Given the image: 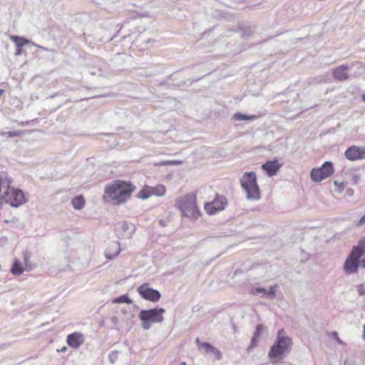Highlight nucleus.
<instances>
[{"mask_svg":"<svg viewBox=\"0 0 365 365\" xmlns=\"http://www.w3.org/2000/svg\"><path fill=\"white\" fill-rule=\"evenodd\" d=\"M72 205L75 210H80L85 206V199L83 195H76L71 200Z\"/></svg>","mask_w":365,"mask_h":365,"instance_id":"obj_22","label":"nucleus"},{"mask_svg":"<svg viewBox=\"0 0 365 365\" xmlns=\"http://www.w3.org/2000/svg\"><path fill=\"white\" fill-rule=\"evenodd\" d=\"M238 29L242 32L241 36L242 37H248L253 34L255 26L245 23H240L238 25Z\"/></svg>","mask_w":365,"mask_h":365,"instance_id":"obj_19","label":"nucleus"},{"mask_svg":"<svg viewBox=\"0 0 365 365\" xmlns=\"http://www.w3.org/2000/svg\"><path fill=\"white\" fill-rule=\"evenodd\" d=\"M181 164V161L170 160V161H162L159 163L160 165H179Z\"/></svg>","mask_w":365,"mask_h":365,"instance_id":"obj_32","label":"nucleus"},{"mask_svg":"<svg viewBox=\"0 0 365 365\" xmlns=\"http://www.w3.org/2000/svg\"><path fill=\"white\" fill-rule=\"evenodd\" d=\"M25 193L19 188H15L10 186V189L4 192V196L1 197V202L9 204L13 207H19L27 202Z\"/></svg>","mask_w":365,"mask_h":365,"instance_id":"obj_6","label":"nucleus"},{"mask_svg":"<svg viewBox=\"0 0 365 365\" xmlns=\"http://www.w3.org/2000/svg\"><path fill=\"white\" fill-rule=\"evenodd\" d=\"M361 254L357 253L356 249H351L344 263V270L346 274H355L360 267Z\"/></svg>","mask_w":365,"mask_h":365,"instance_id":"obj_8","label":"nucleus"},{"mask_svg":"<svg viewBox=\"0 0 365 365\" xmlns=\"http://www.w3.org/2000/svg\"><path fill=\"white\" fill-rule=\"evenodd\" d=\"M30 255L29 254L26 252L24 253V264H25V269L26 271L29 272V271H31L32 270L34 266L31 264V263L30 262Z\"/></svg>","mask_w":365,"mask_h":365,"instance_id":"obj_28","label":"nucleus"},{"mask_svg":"<svg viewBox=\"0 0 365 365\" xmlns=\"http://www.w3.org/2000/svg\"><path fill=\"white\" fill-rule=\"evenodd\" d=\"M129 229H130L129 224L126 221H123L121 222L120 231L123 233H124V232H127Z\"/></svg>","mask_w":365,"mask_h":365,"instance_id":"obj_33","label":"nucleus"},{"mask_svg":"<svg viewBox=\"0 0 365 365\" xmlns=\"http://www.w3.org/2000/svg\"><path fill=\"white\" fill-rule=\"evenodd\" d=\"M66 350H67V347L63 346V347L61 349V352H64V351H66Z\"/></svg>","mask_w":365,"mask_h":365,"instance_id":"obj_49","label":"nucleus"},{"mask_svg":"<svg viewBox=\"0 0 365 365\" xmlns=\"http://www.w3.org/2000/svg\"><path fill=\"white\" fill-rule=\"evenodd\" d=\"M361 100L365 102V93L361 96Z\"/></svg>","mask_w":365,"mask_h":365,"instance_id":"obj_51","label":"nucleus"},{"mask_svg":"<svg viewBox=\"0 0 365 365\" xmlns=\"http://www.w3.org/2000/svg\"><path fill=\"white\" fill-rule=\"evenodd\" d=\"M171 77H172V75L171 76H168L165 80H163V81L160 82L159 85L160 86L169 85L171 87H175L176 88V87H180V86H183V85L185 84V82H183V81H181L180 83H179L178 84H170L169 83V81L171 79Z\"/></svg>","mask_w":365,"mask_h":365,"instance_id":"obj_29","label":"nucleus"},{"mask_svg":"<svg viewBox=\"0 0 365 365\" xmlns=\"http://www.w3.org/2000/svg\"><path fill=\"white\" fill-rule=\"evenodd\" d=\"M135 189L136 186L130 181L116 180L106 185L102 198L105 203L120 205L130 198Z\"/></svg>","mask_w":365,"mask_h":365,"instance_id":"obj_1","label":"nucleus"},{"mask_svg":"<svg viewBox=\"0 0 365 365\" xmlns=\"http://www.w3.org/2000/svg\"><path fill=\"white\" fill-rule=\"evenodd\" d=\"M352 249H356L357 253L361 254V257L365 255V238L359 240L356 246H354Z\"/></svg>","mask_w":365,"mask_h":365,"instance_id":"obj_27","label":"nucleus"},{"mask_svg":"<svg viewBox=\"0 0 365 365\" xmlns=\"http://www.w3.org/2000/svg\"><path fill=\"white\" fill-rule=\"evenodd\" d=\"M85 337L83 334L80 332H73L67 336L66 341L69 346L73 348H78L83 344Z\"/></svg>","mask_w":365,"mask_h":365,"instance_id":"obj_13","label":"nucleus"},{"mask_svg":"<svg viewBox=\"0 0 365 365\" xmlns=\"http://www.w3.org/2000/svg\"><path fill=\"white\" fill-rule=\"evenodd\" d=\"M240 184L243 190L246 192V197L248 200H256L260 199L259 187L255 172L245 173L240 180Z\"/></svg>","mask_w":365,"mask_h":365,"instance_id":"obj_4","label":"nucleus"},{"mask_svg":"<svg viewBox=\"0 0 365 365\" xmlns=\"http://www.w3.org/2000/svg\"><path fill=\"white\" fill-rule=\"evenodd\" d=\"M362 337H363L364 340H365V325L364 326Z\"/></svg>","mask_w":365,"mask_h":365,"instance_id":"obj_47","label":"nucleus"},{"mask_svg":"<svg viewBox=\"0 0 365 365\" xmlns=\"http://www.w3.org/2000/svg\"><path fill=\"white\" fill-rule=\"evenodd\" d=\"M121 312H122L123 314H126V313H127V311H126V309H121Z\"/></svg>","mask_w":365,"mask_h":365,"instance_id":"obj_52","label":"nucleus"},{"mask_svg":"<svg viewBox=\"0 0 365 365\" xmlns=\"http://www.w3.org/2000/svg\"><path fill=\"white\" fill-rule=\"evenodd\" d=\"M159 225H160L161 227H165V226L167 225V223H166V222H165V220H159Z\"/></svg>","mask_w":365,"mask_h":365,"instance_id":"obj_42","label":"nucleus"},{"mask_svg":"<svg viewBox=\"0 0 365 365\" xmlns=\"http://www.w3.org/2000/svg\"><path fill=\"white\" fill-rule=\"evenodd\" d=\"M334 172V165L331 161L324 162L320 168H312L310 173L311 179L319 182L330 177Z\"/></svg>","mask_w":365,"mask_h":365,"instance_id":"obj_7","label":"nucleus"},{"mask_svg":"<svg viewBox=\"0 0 365 365\" xmlns=\"http://www.w3.org/2000/svg\"><path fill=\"white\" fill-rule=\"evenodd\" d=\"M131 227H133V230L131 232H130L128 235V237L130 238L131 237L132 235L133 234L134 231H135V225H131Z\"/></svg>","mask_w":365,"mask_h":365,"instance_id":"obj_44","label":"nucleus"},{"mask_svg":"<svg viewBox=\"0 0 365 365\" xmlns=\"http://www.w3.org/2000/svg\"><path fill=\"white\" fill-rule=\"evenodd\" d=\"M9 137H14L18 135V133L16 131H10L7 133Z\"/></svg>","mask_w":365,"mask_h":365,"instance_id":"obj_41","label":"nucleus"},{"mask_svg":"<svg viewBox=\"0 0 365 365\" xmlns=\"http://www.w3.org/2000/svg\"><path fill=\"white\" fill-rule=\"evenodd\" d=\"M353 192H353V190H352L351 189H348V190H346V193H347V195H349V196H351V195H353Z\"/></svg>","mask_w":365,"mask_h":365,"instance_id":"obj_45","label":"nucleus"},{"mask_svg":"<svg viewBox=\"0 0 365 365\" xmlns=\"http://www.w3.org/2000/svg\"><path fill=\"white\" fill-rule=\"evenodd\" d=\"M139 295L144 299L151 302H157L161 297L160 292L149 287L148 283H143L137 289Z\"/></svg>","mask_w":365,"mask_h":365,"instance_id":"obj_10","label":"nucleus"},{"mask_svg":"<svg viewBox=\"0 0 365 365\" xmlns=\"http://www.w3.org/2000/svg\"><path fill=\"white\" fill-rule=\"evenodd\" d=\"M359 295H365V283L361 284L356 287Z\"/></svg>","mask_w":365,"mask_h":365,"instance_id":"obj_31","label":"nucleus"},{"mask_svg":"<svg viewBox=\"0 0 365 365\" xmlns=\"http://www.w3.org/2000/svg\"><path fill=\"white\" fill-rule=\"evenodd\" d=\"M180 365H186L185 362H182Z\"/></svg>","mask_w":365,"mask_h":365,"instance_id":"obj_55","label":"nucleus"},{"mask_svg":"<svg viewBox=\"0 0 365 365\" xmlns=\"http://www.w3.org/2000/svg\"><path fill=\"white\" fill-rule=\"evenodd\" d=\"M29 123H30V121L22 122V123H21V125H29Z\"/></svg>","mask_w":365,"mask_h":365,"instance_id":"obj_48","label":"nucleus"},{"mask_svg":"<svg viewBox=\"0 0 365 365\" xmlns=\"http://www.w3.org/2000/svg\"><path fill=\"white\" fill-rule=\"evenodd\" d=\"M165 310L162 307H155L149 309H142L138 314L142 322V327L145 330L150 328L152 323H161L164 320L163 314Z\"/></svg>","mask_w":365,"mask_h":365,"instance_id":"obj_5","label":"nucleus"},{"mask_svg":"<svg viewBox=\"0 0 365 365\" xmlns=\"http://www.w3.org/2000/svg\"><path fill=\"white\" fill-rule=\"evenodd\" d=\"M359 180H360V177L359 175H357V174L351 175V182L353 185H356L359 182Z\"/></svg>","mask_w":365,"mask_h":365,"instance_id":"obj_35","label":"nucleus"},{"mask_svg":"<svg viewBox=\"0 0 365 365\" xmlns=\"http://www.w3.org/2000/svg\"><path fill=\"white\" fill-rule=\"evenodd\" d=\"M196 197L195 192H190L176 202V207L180 210L182 217L195 219L199 217L200 210Z\"/></svg>","mask_w":365,"mask_h":365,"instance_id":"obj_3","label":"nucleus"},{"mask_svg":"<svg viewBox=\"0 0 365 365\" xmlns=\"http://www.w3.org/2000/svg\"><path fill=\"white\" fill-rule=\"evenodd\" d=\"M227 203V198L224 195L217 193L213 200L205 203L204 207L207 214L215 215L217 212L225 210Z\"/></svg>","mask_w":365,"mask_h":365,"instance_id":"obj_9","label":"nucleus"},{"mask_svg":"<svg viewBox=\"0 0 365 365\" xmlns=\"http://www.w3.org/2000/svg\"><path fill=\"white\" fill-rule=\"evenodd\" d=\"M360 267L365 268V257H360Z\"/></svg>","mask_w":365,"mask_h":365,"instance_id":"obj_40","label":"nucleus"},{"mask_svg":"<svg viewBox=\"0 0 365 365\" xmlns=\"http://www.w3.org/2000/svg\"><path fill=\"white\" fill-rule=\"evenodd\" d=\"M252 295H258L262 294L269 299H274L276 297L275 286H270L269 289L264 287H252L250 290Z\"/></svg>","mask_w":365,"mask_h":365,"instance_id":"obj_14","label":"nucleus"},{"mask_svg":"<svg viewBox=\"0 0 365 365\" xmlns=\"http://www.w3.org/2000/svg\"><path fill=\"white\" fill-rule=\"evenodd\" d=\"M26 269L23 267L21 262L19 259L16 258L10 268L11 273L15 276H19Z\"/></svg>","mask_w":365,"mask_h":365,"instance_id":"obj_18","label":"nucleus"},{"mask_svg":"<svg viewBox=\"0 0 365 365\" xmlns=\"http://www.w3.org/2000/svg\"><path fill=\"white\" fill-rule=\"evenodd\" d=\"M344 365H346V361L344 362Z\"/></svg>","mask_w":365,"mask_h":365,"instance_id":"obj_56","label":"nucleus"},{"mask_svg":"<svg viewBox=\"0 0 365 365\" xmlns=\"http://www.w3.org/2000/svg\"><path fill=\"white\" fill-rule=\"evenodd\" d=\"M119 353L118 351H113L109 354L108 359L111 364H114L117 361Z\"/></svg>","mask_w":365,"mask_h":365,"instance_id":"obj_30","label":"nucleus"},{"mask_svg":"<svg viewBox=\"0 0 365 365\" xmlns=\"http://www.w3.org/2000/svg\"><path fill=\"white\" fill-rule=\"evenodd\" d=\"M199 79H200V78H197V79H193V80L192 81V82H194V81H198Z\"/></svg>","mask_w":365,"mask_h":365,"instance_id":"obj_54","label":"nucleus"},{"mask_svg":"<svg viewBox=\"0 0 365 365\" xmlns=\"http://www.w3.org/2000/svg\"><path fill=\"white\" fill-rule=\"evenodd\" d=\"M332 336L333 337H334V339H336V342L339 344H343V341L340 339V338L338 336V334L336 331H333L332 332Z\"/></svg>","mask_w":365,"mask_h":365,"instance_id":"obj_37","label":"nucleus"},{"mask_svg":"<svg viewBox=\"0 0 365 365\" xmlns=\"http://www.w3.org/2000/svg\"><path fill=\"white\" fill-rule=\"evenodd\" d=\"M34 46H37V45H36V44H34ZM38 48H41V49H44V50H46V48H45L44 47H43V46H38Z\"/></svg>","mask_w":365,"mask_h":365,"instance_id":"obj_53","label":"nucleus"},{"mask_svg":"<svg viewBox=\"0 0 365 365\" xmlns=\"http://www.w3.org/2000/svg\"><path fill=\"white\" fill-rule=\"evenodd\" d=\"M334 185L337 187V190L339 192H341L344 188L345 182H339L338 181L335 180Z\"/></svg>","mask_w":365,"mask_h":365,"instance_id":"obj_34","label":"nucleus"},{"mask_svg":"<svg viewBox=\"0 0 365 365\" xmlns=\"http://www.w3.org/2000/svg\"><path fill=\"white\" fill-rule=\"evenodd\" d=\"M292 346V338L285 335V331L283 329H279L274 342L270 347L268 353L271 362L277 364L279 361L283 359L284 356L289 353Z\"/></svg>","mask_w":365,"mask_h":365,"instance_id":"obj_2","label":"nucleus"},{"mask_svg":"<svg viewBox=\"0 0 365 365\" xmlns=\"http://www.w3.org/2000/svg\"><path fill=\"white\" fill-rule=\"evenodd\" d=\"M233 118L235 120L241 121V120H253L257 118V115H246L242 113L237 112L234 114Z\"/></svg>","mask_w":365,"mask_h":365,"instance_id":"obj_24","label":"nucleus"},{"mask_svg":"<svg viewBox=\"0 0 365 365\" xmlns=\"http://www.w3.org/2000/svg\"><path fill=\"white\" fill-rule=\"evenodd\" d=\"M242 272V270L241 269H236L235 272V275H237L240 273Z\"/></svg>","mask_w":365,"mask_h":365,"instance_id":"obj_46","label":"nucleus"},{"mask_svg":"<svg viewBox=\"0 0 365 365\" xmlns=\"http://www.w3.org/2000/svg\"><path fill=\"white\" fill-rule=\"evenodd\" d=\"M152 187L149 185H144L138 194V197L142 200H145L150 197L152 195Z\"/></svg>","mask_w":365,"mask_h":365,"instance_id":"obj_23","label":"nucleus"},{"mask_svg":"<svg viewBox=\"0 0 365 365\" xmlns=\"http://www.w3.org/2000/svg\"><path fill=\"white\" fill-rule=\"evenodd\" d=\"M152 195L156 196H163L165 193L166 188L163 185H158L155 187H152Z\"/></svg>","mask_w":365,"mask_h":365,"instance_id":"obj_26","label":"nucleus"},{"mask_svg":"<svg viewBox=\"0 0 365 365\" xmlns=\"http://www.w3.org/2000/svg\"><path fill=\"white\" fill-rule=\"evenodd\" d=\"M10 39L15 43L16 47L23 48L31 43V41L24 36L11 35Z\"/></svg>","mask_w":365,"mask_h":365,"instance_id":"obj_20","label":"nucleus"},{"mask_svg":"<svg viewBox=\"0 0 365 365\" xmlns=\"http://www.w3.org/2000/svg\"><path fill=\"white\" fill-rule=\"evenodd\" d=\"M349 69V66L346 65H341L336 67L333 70V77L335 80L339 81H344L348 79L349 75L346 71Z\"/></svg>","mask_w":365,"mask_h":365,"instance_id":"obj_16","label":"nucleus"},{"mask_svg":"<svg viewBox=\"0 0 365 365\" xmlns=\"http://www.w3.org/2000/svg\"><path fill=\"white\" fill-rule=\"evenodd\" d=\"M264 329L265 326L262 324H258L256 326L255 330L251 339L250 344L248 347L249 351L252 350V349L255 348L257 346L259 339Z\"/></svg>","mask_w":365,"mask_h":365,"instance_id":"obj_15","label":"nucleus"},{"mask_svg":"<svg viewBox=\"0 0 365 365\" xmlns=\"http://www.w3.org/2000/svg\"><path fill=\"white\" fill-rule=\"evenodd\" d=\"M120 243L118 242H113L105 251V257L107 259H113L116 257L120 252Z\"/></svg>","mask_w":365,"mask_h":365,"instance_id":"obj_17","label":"nucleus"},{"mask_svg":"<svg viewBox=\"0 0 365 365\" xmlns=\"http://www.w3.org/2000/svg\"><path fill=\"white\" fill-rule=\"evenodd\" d=\"M201 346L202 348L205 349L207 354L212 353L217 357V359H221V352L211 344L208 342H203V344H202Z\"/></svg>","mask_w":365,"mask_h":365,"instance_id":"obj_21","label":"nucleus"},{"mask_svg":"<svg viewBox=\"0 0 365 365\" xmlns=\"http://www.w3.org/2000/svg\"><path fill=\"white\" fill-rule=\"evenodd\" d=\"M195 343L197 345L198 347H202L201 344H203V342H202L199 338H197L195 339Z\"/></svg>","mask_w":365,"mask_h":365,"instance_id":"obj_43","label":"nucleus"},{"mask_svg":"<svg viewBox=\"0 0 365 365\" xmlns=\"http://www.w3.org/2000/svg\"><path fill=\"white\" fill-rule=\"evenodd\" d=\"M365 224V214L360 218V220L356 224L357 227L362 226Z\"/></svg>","mask_w":365,"mask_h":365,"instance_id":"obj_36","label":"nucleus"},{"mask_svg":"<svg viewBox=\"0 0 365 365\" xmlns=\"http://www.w3.org/2000/svg\"><path fill=\"white\" fill-rule=\"evenodd\" d=\"M346 158L351 161L365 159V148L356 145L349 147L345 153Z\"/></svg>","mask_w":365,"mask_h":365,"instance_id":"obj_11","label":"nucleus"},{"mask_svg":"<svg viewBox=\"0 0 365 365\" xmlns=\"http://www.w3.org/2000/svg\"><path fill=\"white\" fill-rule=\"evenodd\" d=\"M58 96V93H54V94L51 95V96H50V98H54V97H56V96Z\"/></svg>","mask_w":365,"mask_h":365,"instance_id":"obj_50","label":"nucleus"},{"mask_svg":"<svg viewBox=\"0 0 365 365\" xmlns=\"http://www.w3.org/2000/svg\"><path fill=\"white\" fill-rule=\"evenodd\" d=\"M112 302L113 304L125 303L130 304L133 303V300L125 294L114 298Z\"/></svg>","mask_w":365,"mask_h":365,"instance_id":"obj_25","label":"nucleus"},{"mask_svg":"<svg viewBox=\"0 0 365 365\" xmlns=\"http://www.w3.org/2000/svg\"><path fill=\"white\" fill-rule=\"evenodd\" d=\"M282 164L278 162L277 158L272 160H267L262 165V169L265 172L267 176L272 177L278 173L282 168Z\"/></svg>","mask_w":365,"mask_h":365,"instance_id":"obj_12","label":"nucleus"},{"mask_svg":"<svg viewBox=\"0 0 365 365\" xmlns=\"http://www.w3.org/2000/svg\"><path fill=\"white\" fill-rule=\"evenodd\" d=\"M23 53V48H19V47H16V52H15V55L16 56H20Z\"/></svg>","mask_w":365,"mask_h":365,"instance_id":"obj_39","label":"nucleus"},{"mask_svg":"<svg viewBox=\"0 0 365 365\" xmlns=\"http://www.w3.org/2000/svg\"><path fill=\"white\" fill-rule=\"evenodd\" d=\"M110 322H112L113 325L116 327L118 323V318L116 316H113L110 317Z\"/></svg>","mask_w":365,"mask_h":365,"instance_id":"obj_38","label":"nucleus"}]
</instances>
